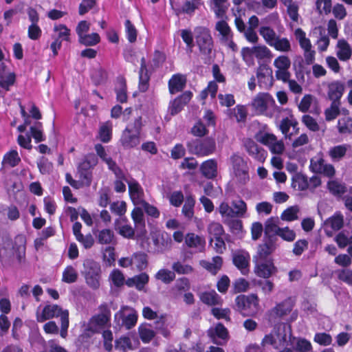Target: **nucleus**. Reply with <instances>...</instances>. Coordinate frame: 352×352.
Masks as SVG:
<instances>
[{
  "label": "nucleus",
  "mask_w": 352,
  "mask_h": 352,
  "mask_svg": "<svg viewBox=\"0 0 352 352\" xmlns=\"http://www.w3.org/2000/svg\"><path fill=\"white\" fill-rule=\"evenodd\" d=\"M258 32L265 42L276 51L289 52L292 50L290 41L286 37H280L269 25H261L259 28Z\"/></svg>",
  "instance_id": "1"
},
{
  "label": "nucleus",
  "mask_w": 352,
  "mask_h": 352,
  "mask_svg": "<svg viewBox=\"0 0 352 352\" xmlns=\"http://www.w3.org/2000/svg\"><path fill=\"white\" fill-rule=\"evenodd\" d=\"M188 152L197 157H206L213 154L217 149L216 141L212 137L191 140L186 143Z\"/></svg>",
  "instance_id": "2"
},
{
  "label": "nucleus",
  "mask_w": 352,
  "mask_h": 352,
  "mask_svg": "<svg viewBox=\"0 0 352 352\" xmlns=\"http://www.w3.org/2000/svg\"><path fill=\"white\" fill-rule=\"evenodd\" d=\"M82 274L87 285L93 289H97L100 285L101 267L99 263L87 258L83 261Z\"/></svg>",
  "instance_id": "3"
},
{
  "label": "nucleus",
  "mask_w": 352,
  "mask_h": 352,
  "mask_svg": "<svg viewBox=\"0 0 352 352\" xmlns=\"http://www.w3.org/2000/svg\"><path fill=\"white\" fill-rule=\"evenodd\" d=\"M235 309L244 316L255 315L258 309V298L255 294L239 295L235 298Z\"/></svg>",
  "instance_id": "4"
},
{
  "label": "nucleus",
  "mask_w": 352,
  "mask_h": 352,
  "mask_svg": "<svg viewBox=\"0 0 352 352\" xmlns=\"http://www.w3.org/2000/svg\"><path fill=\"white\" fill-rule=\"evenodd\" d=\"M196 45L201 54L209 56L214 47L210 30L204 27H197L195 30Z\"/></svg>",
  "instance_id": "5"
},
{
  "label": "nucleus",
  "mask_w": 352,
  "mask_h": 352,
  "mask_svg": "<svg viewBox=\"0 0 352 352\" xmlns=\"http://www.w3.org/2000/svg\"><path fill=\"white\" fill-rule=\"evenodd\" d=\"M99 313L91 318L88 324V330L93 333H98L106 327H108L111 320V310L104 303L98 307Z\"/></svg>",
  "instance_id": "6"
},
{
  "label": "nucleus",
  "mask_w": 352,
  "mask_h": 352,
  "mask_svg": "<svg viewBox=\"0 0 352 352\" xmlns=\"http://www.w3.org/2000/svg\"><path fill=\"white\" fill-rule=\"evenodd\" d=\"M114 320L118 326L131 329L137 323L138 314L134 309L124 306L115 314Z\"/></svg>",
  "instance_id": "7"
},
{
  "label": "nucleus",
  "mask_w": 352,
  "mask_h": 352,
  "mask_svg": "<svg viewBox=\"0 0 352 352\" xmlns=\"http://www.w3.org/2000/svg\"><path fill=\"white\" fill-rule=\"evenodd\" d=\"M255 139L258 142L267 146L274 154H282L285 150L283 140H278L276 136L272 133L259 131L255 135Z\"/></svg>",
  "instance_id": "8"
},
{
  "label": "nucleus",
  "mask_w": 352,
  "mask_h": 352,
  "mask_svg": "<svg viewBox=\"0 0 352 352\" xmlns=\"http://www.w3.org/2000/svg\"><path fill=\"white\" fill-rule=\"evenodd\" d=\"M296 39L298 41L300 48L303 50V55L307 65L312 64L315 60L316 51L312 49L309 38H307L306 33L300 28L294 31Z\"/></svg>",
  "instance_id": "9"
},
{
  "label": "nucleus",
  "mask_w": 352,
  "mask_h": 352,
  "mask_svg": "<svg viewBox=\"0 0 352 352\" xmlns=\"http://www.w3.org/2000/svg\"><path fill=\"white\" fill-rule=\"evenodd\" d=\"M233 173L236 180L241 184H245L249 181L248 166L244 159L238 154H233L230 157Z\"/></svg>",
  "instance_id": "10"
},
{
  "label": "nucleus",
  "mask_w": 352,
  "mask_h": 352,
  "mask_svg": "<svg viewBox=\"0 0 352 352\" xmlns=\"http://www.w3.org/2000/svg\"><path fill=\"white\" fill-rule=\"evenodd\" d=\"M309 168L311 172L323 175L329 178H332L336 175L334 166L331 164L325 163L322 154H318L311 159Z\"/></svg>",
  "instance_id": "11"
},
{
  "label": "nucleus",
  "mask_w": 352,
  "mask_h": 352,
  "mask_svg": "<svg viewBox=\"0 0 352 352\" xmlns=\"http://www.w3.org/2000/svg\"><path fill=\"white\" fill-rule=\"evenodd\" d=\"M243 58L245 61L252 60L254 56L258 60L270 59L273 57L271 50L265 45H258L252 47H243L241 50Z\"/></svg>",
  "instance_id": "12"
},
{
  "label": "nucleus",
  "mask_w": 352,
  "mask_h": 352,
  "mask_svg": "<svg viewBox=\"0 0 352 352\" xmlns=\"http://www.w3.org/2000/svg\"><path fill=\"white\" fill-rule=\"evenodd\" d=\"M215 30L219 32L221 44L236 51L237 46L233 41V34L228 24L225 21H219L215 25Z\"/></svg>",
  "instance_id": "13"
},
{
  "label": "nucleus",
  "mask_w": 352,
  "mask_h": 352,
  "mask_svg": "<svg viewBox=\"0 0 352 352\" xmlns=\"http://www.w3.org/2000/svg\"><path fill=\"white\" fill-rule=\"evenodd\" d=\"M277 241V237L265 239L264 243L258 245L256 254L254 256L253 260H273L271 257V254L278 247Z\"/></svg>",
  "instance_id": "14"
},
{
  "label": "nucleus",
  "mask_w": 352,
  "mask_h": 352,
  "mask_svg": "<svg viewBox=\"0 0 352 352\" xmlns=\"http://www.w3.org/2000/svg\"><path fill=\"white\" fill-rule=\"evenodd\" d=\"M287 342V335L286 333V326L279 327L274 333H271L265 336L263 339V344H270L275 349L283 347Z\"/></svg>",
  "instance_id": "15"
},
{
  "label": "nucleus",
  "mask_w": 352,
  "mask_h": 352,
  "mask_svg": "<svg viewBox=\"0 0 352 352\" xmlns=\"http://www.w3.org/2000/svg\"><path fill=\"white\" fill-rule=\"evenodd\" d=\"M253 261L254 272L259 277L267 279L277 272L273 260H253Z\"/></svg>",
  "instance_id": "16"
},
{
  "label": "nucleus",
  "mask_w": 352,
  "mask_h": 352,
  "mask_svg": "<svg viewBox=\"0 0 352 352\" xmlns=\"http://www.w3.org/2000/svg\"><path fill=\"white\" fill-rule=\"evenodd\" d=\"M232 262L243 275L250 272V255L245 250H236L232 253Z\"/></svg>",
  "instance_id": "17"
},
{
  "label": "nucleus",
  "mask_w": 352,
  "mask_h": 352,
  "mask_svg": "<svg viewBox=\"0 0 352 352\" xmlns=\"http://www.w3.org/2000/svg\"><path fill=\"white\" fill-rule=\"evenodd\" d=\"M114 229L125 239H133L137 236L135 228L132 227L126 217H119L115 220Z\"/></svg>",
  "instance_id": "18"
},
{
  "label": "nucleus",
  "mask_w": 352,
  "mask_h": 352,
  "mask_svg": "<svg viewBox=\"0 0 352 352\" xmlns=\"http://www.w3.org/2000/svg\"><path fill=\"white\" fill-rule=\"evenodd\" d=\"M67 310H63L61 307H60L57 305H45L41 311H39V309L36 311V320L38 322H43L45 320L52 319L55 317H60V320H62V315Z\"/></svg>",
  "instance_id": "19"
},
{
  "label": "nucleus",
  "mask_w": 352,
  "mask_h": 352,
  "mask_svg": "<svg viewBox=\"0 0 352 352\" xmlns=\"http://www.w3.org/2000/svg\"><path fill=\"white\" fill-rule=\"evenodd\" d=\"M243 145L248 154L258 162H263L267 157V152L259 146L254 140L246 138L243 141Z\"/></svg>",
  "instance_id": "20"
},
{
  "label": "nucleus",
  "mask_w": 352,
  "mask_h": 352,
  "mask_svg": "<svg viewBox=\"0 0 352 352\" xmlns=\"http://www.w3.org/2000/svg\"><path fill=\"white\" fill-rule=\"evenodd\" d=\"M294 307V304L291 298H287L283 302L277 304L269 311V318L270 320L276 318H281L289 314Z\"/></svg>",
  "instance_id": "21"
},
{
  "label": "nucleus",
  "mask_w": 352,
  "mask_h": 352,
  "mask_svg": "<svg viewBox=\"0 0 352 352\" xmlns=\"http://www.w3.org/2000/svg\"><path fill=\"white\" fill-rule=\"evenodd\" d=\"M208 336L218 345L225 344L229 338L228 331L221 323H217L214 328L210 329Z\"/></svg>",
  "instance_id": "22"
},
{
  "label": "nucleus",
  "mask_w": 352,
  "mask_h": 352,
  "mask_svg": "<svg viewBox=\"0 0 352 352\" xmlns=\"http://www.w3.org/2000/svg\"><path fill=\"white\" fill-rule=\"evenodd\" d=\"M192 96V92L186 91L171 101L168 107V110L170 114L172 116H175L180 112L184 107L191 100Z\"/></svg>",
  "instance_id": "23"
},
{
  "label": "nucleus",
  "mask_w": 352,
  "mask_h": 352,
  "mask_svg": "<svg viewBox=\"0 0 352 352\" xmlns=\"http://www.w3.org/2000/svg\"><path fill=\"white\" fill-rule=\"evenodd\" d=\"M131 218L134 223V228L137 232V236L141 237L144 236L146 232V223L144 214L142 209L138 207L135 208L131 212Z\"/></svg>",
  "instance_id": "24"
},
{
  "label": "nucleus",
  "mask_w": 352,
  "mask_h": 352,
  "mask_svg": "<svg viewBox=\"0 0 352 352\" xmlns=\"http://www.w3.org/2000/svg\"><path fill=\"white\" fill-rule=\"evenodd\" d=\"M257 78L259 87L263 89H268L273 85V75L271 68L263 66L257 71Z\"/></svg>",
  "instance_id": "25"
},
{
  "label": "nucleus",
  "mask_w": 352,
  "mask_h": 352,
  "mask_svg": "<svg viewBox=\"0 0 352 352\" xmlns=\"http://www.w3.org/2000/svg\"><path fill=\"white\" fill-rule=\"evenodd\" d=\"M120 142L125 148H131L140 143V135L133 133L130 128H126L122 134Z\"/></svg>",
  "instance_id": "26"
},
{
  "label": "nucleus",
  "mask_w": 352,
  "mask_h": 352,
  "mask_svg": "<svg viewBox=\"0 0 352 352\" xmlns=\"http://www.w3.org/2000/svg\"><path fill=\"white\" fill-rule=\"evenodd\" d=\"M153 244L159 252H164L170 249L172 239L170 236L166 232L155 234L153 236Z\"/></svg>",
  "instance_id": "27"
},
{
  "label": "nucleus",
  "mask_w": 352,
  "mask_h": 352,
  "mask_svg": "<svg viewBox=\"0 0 352 352\" xmlns=\"http://www.w3.org/2000/svg\"><path fill=\"white\" fill-rule=\"evenodd\" d=\"M344 85L340 81H333L329 84L327 96L331 102H340V98H342L344 91Z\"/></svg>",
  "instance_id": "28"
},
{
  "label": "nucleus",
  "mask_w": 352,
  "mask_h": 352,
  "mask_svg": "<svg viewBox=\"0 0 352 352\" xmlns=\"http://www.w3.org/2000/svg\"><path fill=\"white\" fill-rule=\"evenodd\" d=\"M186 84V78L181 74H174L168 80V89L171 94L182 91Z\"/></svg>",
  "instance_id": "29"
},
{
  "label": "nucleus",
  "mask_w": 352,
  "mask_h": 352,
  "mask_svg": "<svg viewBox=\"0 0 352 352\" xmlns=\"http://www.w3.org/2000/svg\"><path fill=\"white\" fill-rule=\"evenodd\" d=\"M279 223L280 220L278 217H272L265 221L264 227L265 239L277 237L281 228L279 227Z\"/></svg>",
  "instance_id": "30"
},
{
  "label": "nucleus",
  "mask_w": 352,
  "mask_h": 352,
  "mask_svg": "<svg viewBox=\"0 0 352 352\" xmlns=\"http://www.w3.org/2000/svg\"><path fill=\"white\" fill-rule=\"evenodd\" d=\"M185 243L188 248H195L201 252L205 249L206 241L195 233H188L185 237Z\"/></svg>",
  "instance_id": "31"
},
{
  "label": "nucleus",
  "mask_w": 352,
  "mask_h": 352,
  "mask_svg": "<svg viewBox=\"0 0 352 352\" xmlns=\"http://www.w3.org/2000/svg\"><path fill=\"white\" fill-rule=\"evenodd\" d=\"M149 280L148 275L142 272L138 275L134 276L132 278H129L126 280V285L129 287H135L138 290L142 291Z\"/></svg>",
  "instance_id": "32"
},
{
  "label": "nucleus",
  "mask_w": 352,
  "mask_h": 352,
  "mask_svg": "<svg viewBox=\"0 0 352 352\" xmlns=\"http://www.w3.org/2000/svg\"><path fill=\"white\" fill-rule=\"evenodd\" d=\"M200 170L205 177L213 179L217 175V163L215 160H208L201 164Z\"/></svg>",
  "instance_id": "33"
},
{
  "label": "nucleus",
  "mask_w": 352,
  "mask_h": 352,
  "mask_svg": "<svg viewBox=\"0 0 352 352\" xmlns=\"http://www.w3.org/2000/svg\"><path fill=\"white\" fill-rule=\"evenodd\" d=\"M129 191L131 199L135 204H142L143 200V190L137 182H131L129 183Z\"/></svg>",
  "instance_id": "34"
},
{
  "label": "nucleus",
  "mask_w": 352,
  "mask_h": 352,
  "mask_svg": "<svg viewBox=\"0 0 352 352\" xmlns=\"http://www.w3.org/2000/svg\"><path fill=\"white\" fill-rule=\"evenodd\" d=\"M269 94H258L252 100V106L256 112L261 114H265L267 111Z\"/></svg>",
  "instance_id": "35"
},
{
  "label": "nucleus",
  "mask_w": 352,
  "mask_h": 352,
  "mask_svg": "<svg viewBox=\"0 0 352 352\" xmlns=\"http://www.w3.org/2000/svg\"><path fill=\"white\" fill-rule=\"evenodd\" d=\"M199 264L201 267L207 270L212 274H216L221 268L223 264V258L219 256H214L211 262L201 260Z\"/></svg>",
  "instance_id": "36"
},
{
  "label": "nucleus",
  "mask_w": 352,
  "mask_h": 352,
  "mask_svg": "<svg viewBox=\"0 0 352 352\" xmlns=\"http://www.w3.org/2000/svg\"><path fill=\"white\" fill-rule=\"evenodd\" d=\"M337 56L340 60L346 61L350 59L352 50L349 44L344 39H340L337 43Z\"/></svg>",
  "instance_id": "37"
},
{
  "label": "nucleus",
  "mask_w": 352,
  "mask_h": 352,
  "mask_svg": "<svg viewBox=\"0 0 352 352\" xmlns=\"http://www.w3.org/2000/svg\"><path fill=\"white\" fill-rule=\"evenodd\" d=\"M25 239L23 236H17L15 239L14 249L18 261L21 263L25 260Z\"/></svg>",
  "instance_id": "38"
},
{
  "label": "nucleus",
  "mask_w": 352,
  "mask_h": 352,
  "mask_svg": "<svg viewBox=\"0 0 352 352\" xmlns=\"http://www.w3.org/2000/svg\"><path fill=\"white\" fill-rule=\"evenodd\" d=\"M327 188L333 196L340 197L346 192V185L337 179L329 180Z\"/></svg>",
  "instance_id": "39"
},
{
  "label": "nucleus",
  "mask_w": 352,
  "mask_h": 352,
  "mask_svg": "<svg viewBox=\"0 0 352 352\" xmlns=\"http://www.w3.org/2000/svg\"><path fill=\"white\" fill-rule=\"evenodd\" d=\"M314 30L317 31L319 34V38L316 41L318 50L320 52L327 51L330 43L329 35L326 34L324 29L321 26L316 27Z\"/></svg>",
  "instance_id": "40"
},
{
  "label": "nucleus",
  "mask_w": 352,
  "mask_h": 352,
  "mask_svg": "<svg viewBox=\"0 0 352 352\" xmlns=\"http://www.w3.org/2000/svg\"><path fill=\"white\" fill-rule=\"evenodd\" d=\"M97 164V157L93 153L87 154L85 156L83 160L78 164L77 170L91 172V170L94 168Z\"/></svg>",
  "instance_id": "41"
},
{
  "label": "nucleus",
  "mask_w": 352,
  "mask_h": 352,
  "mask_svg": "<svg viewBox=\"0 0 352 352\" xmlns=\"http://www.w3.org/2000/svg\"><path fill=\"white\" fill-rule=\"evenodd\" d=\"M200 298L204 303L208 305H221L222 303L221 296L214 290L202 293Z\"/></svg>",
  "instance_id": "42"
},
{
  "label": "nucleus",
  "mask_w": 352,
  "mask_h": 352,
  "mask_svg": "<svg viewBox=\"0 0 352 352\" xmlns=\"http://www.w3.org/2000/svg\"><path fill=\"white\" fill-rule=\"evenodd\" d=\"M325 224L329 226L333 230H339L344 226V216L340 212H337L332 217L326 220Z\"/></svg>",
  "instance_id": "43"
},
{
  "label": "nucleus",
  "mask_w": 352,
  "mask_h": 352,
  "mask_svg": "<svg viewBox=\"0 0 352 352\" xmlns=\"http://www.w3.org/2000/svg\"><path fill=\"white\" fill-rule=\"evenodd\" d=\"M138 333L144 343L150 342L155 336V331L147 324L140 325L138 327Z\"/></svg>",
  "instance_id": "44"
},
{
  "label": "nucleus",
  "mask_w": 352,
  "mask_h": 352,
  "mask_svg": "<svg viewBox=\"0 0 352 352\" xmlns=\"http://www.w3.org/2000/svg\"><path fill=\"white\" fill-rule=\"evenodd\" d=\"M195 199L192 195H189L186 197L184 205L183 206L182 212L188 219H190L194 215V207Z\"/></svg>",
  "instance_id": "45"
},
{
  "label": "nucleus",
  "mask_w": 352,
  "mask_h": 352,
  "mask_svg": "<svg viewBox=\"0 0 352 352\" xmlns=\"http://www.w3.org/2000/svg\"><path fill=\"white\" fill-rule=\"evenodd\" d=\"M297 124L298 122L293 118H285L280 121L279 129L286 138L290 139L292 135V134L289 133L290 127L292 126L294 129H295Z\"/></svg>",
  "instance_id": "46"
},
{
  "label": "nucleus",
  "mask_w": 352,
  "mask_h": 352,
  "mask_svg": "<svg viewBox=\"0 0 352 352\" xmlns=\"http://www.w3.org/2000/svg\"><path fill=\"white\" fill-rule=\"evenodd\" d=\"M133 265H134L139 271H142L147 267V255L144 252H135L133 255Z\"/></svg>",
  "instance_id": "47"
},
{
  "label": "nucleus",
  "mask_w": 352,
  "mask_h": 352,
  "mask_svg": "<svg viewBox=\"0 0 352 352\" xmlns=\"http://www.w3.org/2000/svg\"><path fill=\"white\" fill-rule=\"evenodd\" d=\"M97 239L100 244L109 245L113 242L115 235L111 230L107 228L102 229L98 232Z\"/></svg>",
  "instance_id": "48"
},
{
  "label": "nucleus",
  "mask_w": 352,
  "mask_h": 352,
  "mask_svg": "<svg viewBox=\"0 0 352 352\" xmlns=\"http://www.w3.org/2000/svg\"><path fill=\"white\" fill-rule=\"evenodd\" d=\"M348 146L342 144L331 147L329 151V155L333 161H340L346 155Z\"/></svg>",
  "instance_id": "49"
},
{
  "label": "nucleus",
  "mask_w": 352,
  "mask_h": 352,
  "mask_svg": "<svg viewBox=\"0 0 352 352\" xmlns=\"http://www.w3.org/2000/svg\"><path fill=\"white\" fill-rule=\"evenodd\" d=\"M78 274L76 270L72 265L67 266L63 272L62 281L66 283H74L77 281Z\"/></svg>",
  "instance_id": "50"
},
{
  "label": "nucleus",
  "mask_w": 352,
  "mask_h": 352,
  "mask_svg": "<svg viewBox=\"0 0 352 352\" xmlns=\"http://www.w3.org/2000/svg\"><path fill=\"white\" fill-rule=\"evenodd\" d=\"M283 108L276 104L274 99L270 95L265 116L269 117H279Z\"/></svg>",
  "instance_id": "51"
},
{
  "label": "nucleus",
  "mask_w": 352,
  "mask_h": 352,
  "mask_svg": "<svg viewBox=\"0 0 352 352\" xmlns=\"http://www.w3.org/2000/svg\"><path fill=\"white\" fill-rule=\"evenodd\" d=\"M20 162L21 158L16 150H12L6 153L3 160V164H6L10 167H14L17 166Z\"/></svg>",
  "instance_id": "52"
},
{
  "label": "nucleus",
  "mask_w": 352,
  "mask_h": 352,
  "mask_svg": "<svg viewBox=\"0 0 352 352\" xmlns=\"http://www.w3.org/2000/svg\"><path fill=\"white\" fill-rule=\"evenodd\" d=\"M109 280L112 282L113 285L117 287H120L126 284L125 277L124 274L118 269H114L109 274Z\"/></svg>",
  "instance_id": "53"
},
{
  "label": "nucleus",
  "mask_w": 352,
  "mask_h": 352,
  "mask_svg": "<svg viewBox=\"0 0 352 352\" xmlns=\"http://www.w3.org/2000/svg\"><path fill=\"white\" fill-rule=\"evenodd\" d=\"M155 277L157 280H160L165 284H169L175 278V274L174 272L169 270L161 269L156 273Z\"/></svg>",
  "instance_id": "54"
},
{
  "label": "nucleus",
  "mask_w": 352,
  "mask_h": 352,
  "mask_svg": "<svg viewBox=\"0 0 352 352\" xmlns=\"http://www.w3.org/2000/svg\"><path fill=\"white\" fill-rule=\"evenodd\" d=\"M78 41L85 46H94L100 41V37L98 33L85 34L78 38Z\"/></svg>",
  "instance_id": "55"
},
{
  "label": "nucleus",
  "mask_w": 352,
  "mask_h": 352,
  "mask_svg": "<svg viewBox=\"0 0 352 352\" xmlns=\"http://www.w3.org/2000/svg\"><path fill=\"white\" fill-rule=\"evenodd\" d=\"M172 269L178 274H190L194 272V268L191 265L180 261L174 262Z\"/></svg>",
  "instance_id": "56"
},
{
  "label": "nucleus",
  "mask_w": 352,
  "mask_h": 352,
  "mask_svg": "<svg viewBox=\"0 0 352 352\" xmlns=\"http://www.w3.org/2000/svg\"><path fill=\"white\" fill-rule=\"evenodd\" d=\"M340 104L341 102H331V106L324 111L325 119L327 121L334 120L340 114Z\"/></svg>",
  "instance_id": "57"
},
{
  "label": "nucleus",
  "mask_w": 352,
  "mask_h": 352,
  "mask_svg": "<svg viewBox=\"0 0 352 352\" xmlns=\"http://www.w3.org/2000/svg\"><path fill=\"white\" fill-rule=\"evenodd\" d=\"M338 129L340 133H351L352 132V119L346 116L339 119Z\"/></svg>",
  "instance_id": "58"
},
{
  "label": "nucleus",
  "mask_w": 352,
  "mask_h": 352,
  "mask_svg": "<svg viewBox=\"0 0 352 352\" xmlns=\"http://www.w3.org/2000/svg\"><path fill=\"white\" fill-rule=\"evenodd\" d=\"M300 210L297 206L287 208L281 214V219L286 221H293L298 219V213Z\"/></svg>",
  "instance_id": "59"
},
{
  "label": "nucleus",
  "mask_w": 352,
  "mask_h": 352,
  "mask_svg": "<svg viewBox=\"0 0 352 352\" xmlns=\"http://www.w3.org/2000/svg\"><path fill=\"white\" fill-rule=\"evenodd\" d=\"M190 289V282L187 278L183 277L177 280L172 291L177 295Z\"/></svg>",
  "instance_id": "60"
},
{
  "label": "nucleus",
  "mask_w": 352,
  "mask_h": 352,
  "mask_svg": "<svg viewBox=\"0 0 352 352\" xmlns=\"http://www.w3.org/2000/svg\"><path fill=\"white\" fill-rule=\"evenodd\" d=\"M117 100L121 103L126 102L127 100L126 85L124 79H120L118 82V86L116 88Z\"/></svg>",
  "instance_id": "61"
},
{
  "label": "nucleus",
  "mask_w": 352,
  "mask_h": 352,
  "mask_svg": "<svg viewBox=\"0 0 352 352\" xmlns=\"http://www.w3.org/2000/svg\"><path fill=\"white\" fill-rule=\"evenodd\" d=\"M228 0H211L212 10L219 18H222L225 14L228 7L225 5Z\"/></svg>",
  "instance_id": "62"
},
{
  "label": "nucleus",
  "mask_w": 352,
  "mask_h": 352,
  "mask_svg": "<svg viewBox=\"0 0 352 352\" xmlns=\"http://www.w3.org/2000/svg\"><path fill=\"white\" fill-rule=\"evenodd\" d=\"M115 346L117 349L122 351L133 349V345L130 338L125 336H121L119 339L116 340Z\"/></svg>",
  "instance_id": "63"
},
{
  "label": "nucleus",
  "mask_w": 352,
  "mask_h": 352,
  "mask_svg": "<svg viewBox=\"0 0 352 352\" xmlns=\"http://www.w3.org/2000/svg\"><path fill=\"white\" fill-rule=\"evenodd\" d=\"M336 274L339 280L344 282L350 286H352V270L341 269L336 270Z\"/></svg>",
  "instance_id": "64"
}]
</instances>
